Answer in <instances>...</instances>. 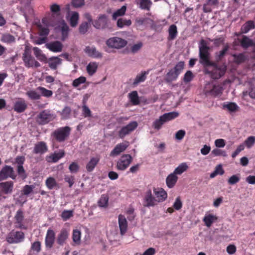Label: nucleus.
<instances>
[{
	"instance_id": "f257e3e1",
	"label": "nucleus",
	"mask_w": 255,
	"mask_h": 255,
	"mask_svg": "<svg viewBox=\"0 0 255 255\" xmlns=\"http://www.w3.org/2000/svg\"><path fill=\"white\" fill-rule=\"evenodd\" d=\"M210 48L207 41L202 39L199 44V57L200 63L204 67H212L211 71L208 72L212 79H219L226 71L225 66H219L217 63L210 60Z\"/></svg>"
},
{
	"instance_id": "f03ea898",
	"label": "nucleus",
	"mask_w": 255,
	"mask_h": 255,
	"mask_svg": "<svg viewBox=\"0 0 255 255\" xmlns=\"http://www.w3.org/2000/svg\"><path fill=\"white\" fill-rule=\"evenodd\" d=\"M51 14L42 19V23L46 26H55L59 21L60 18V5L54 3L50 5V7Z\"/></svg>"
},
{
	"instance_id": "7ed1b4c3",
	"label": "nucleus",
	"mask_w": 255,
	"mask_h": 255,
	"mask_svg": "<svg viewBox=\"0 0 255 255\" xmlns=\"http://www.w3.org/2000/svg\"><path fill=\"white\" fill-rule=\"evenodd\" d=\"M223 87L220 84L214 82L207 83L204 88L203 93L206 97L216 98L221 96Z\"/></svg>"
},
{
	"instance_id": "20e7f679",
	"label": "nucleus",
	"mask_w": 255,
	"mask_h": 255,
	"mask_svg": "<svg viewBox=\"0 0 255 255\" xmlns=\"http://www.w3.org/2000/svg\"><path fill=\"white\" fill-rule=\"evenodd\" d=\"M71 130V128L68 126L59 128L52 133L51 136L56 141L62 142L68 138Z\"/></svg>"
},
{
	"instance_id": "39448f33",
	"label": "nucleus",
	"mask_w": 255,
	"mask_h": 255,
	"mask_svg": "<svg viewBox=\"0 0 255 255\" xmlns=\"http://www.w3.org/2000/svg\"><path fill=\"white\" fill-rule=\"evenodd\" d=\"M184 62L180 61L177 63L174 67L170 69L167 73L166 81L168 82H170L176 80L184 68Z\"/></svg>"
},
{
	"instance_id": "423d86ee",
	"label": "nucleus",
	"mask_w": 255,
	"mask_h": 255,
	"mask_svg": "<svg viewBox=\"0 0 255 255\" xmlns=\"http://www.w3.org/2000/svg\"><path fill=\"white\" fill-rule=\"evenodd\" d=\"M55 118V115L50 110H44L37 116L36 122L38 125H44L52 121Z\"/></svg>"
},
{
	"instance_id": "0eeeda50",
	"label": "nucleus",
	"mask_w": 255,
	"mask_h": 255,
	"mask_svg": "<svg viewBox=\"0 0 255 255\" xmlns=\"http://www.w3.org/2000/svg\"><path fill=\"white\" fill-rule=\"evenodd\" d=\"M25 239V235L22 231H15L10 232L6 237V241L9 244H18L22 242Z\"/></svg>"
},
{
	"instance_id": "6e6552de",
	"label": "nucleus",
	"mask_w": 255,
	"mask_h": 255,
	"mask_svg": "<svg viewBox=\"0 0 255 255\" xmlns=\"http://www.w3.org/2000/svg\"><path fill=\"white\" fill-rule=\"evenodd\" d=\"M22 60L24 65L27 68L35 67L40 66V64L37 61L31 54L29 51L25 50L22 54Z\"/></svg>"
},
{
	"instance_id": "1a4fd4ad",
	"label": "nucleus",
	"mask_w": 255,
	"mask_h": 255,
	"mask_svg": "<svg viewBox=\"0 0 255 255\" xmlns=\"http://www.w3.org/2000/svg\"><path fill=\"white\" fill-rule=\"evenodd\" d=\"M106 45L110 48L121 49L127 44V41L118 37H113L109 38L106 42Z\"/></svg>"
},
{
	"instance_id": "9d476101",
	"label": "nucleus",
	"mask_w": 255,
	"mask_h": 255,
	"mask_svg": "<svg viewBox=\"0 0 255 255\" xmlns=\"http://www.w3.org/2000/svg\"><path fill=\"white\" fill-rule=\"evenodd\" d=\"M132 161V158L130 154L123 155L117 162L116 167L117 169L125 170Z\"/></svg>"
},
{
	"instance_id": "9b49d317",
	"label": "nucleus",
	"mask_w": 255,
	"mask_h": 255,
	"mask_svg": "<svg viewBox=\"0 0 255 255\" xmlns=\"http://www.w3.org/2000/svg\"><path fill=\"white\" fill-rule=\"evenodd\" d=\"M9 177L12 179H15L16 175L12 167L5 165L0 171V181L6 180Z\"/></svg>"
},
{
	"instance_id": "f8f14e48",
	"label": "nucleus",
	"mask_w": 255,
	"mask_h": 255,
	"mask_svg": "<svg viewBox=\"0 0 255 255\" xmlns=\"http://www.w3.org/2000/svg\"><path fill=\"white\" fill-rule=\"evenodd\" d=\"M94 27L99 29H105L109 27L108 18L106 14H100L97 19L92 22Z\"/></svg>"
},
{
	"instance_id": "ddd939ff",
	"label": "nucleus",
	"mask_w": 255,
	"mask_h": 255,
	"mask_svg": "<svg viewBox=\"0 0 255 255\" xmlns=\"http://www.w3.org/2000/svg\"><path fill=\"white\" fill-rule=\"evenodd\" d=\"M157 204L155 197L152 194L151 190L149 189L144 194L143 197V205L144 207H154Z\"/></svg>"
},
{
	"instance_id": "4468645a",
	"label": "nucleus",
	"mask_w": 255,
	"mask_h": 255,
	"mask_svg": "<svg viewBox=\"0 0 255 255\" xmlns=\"http://www.w3.org/2000/svg\"><path fill=\"white\" fill-rule=\"evenodd\" d=\"M137 127V123L136 122H132L123 127L119 131V136L121 138H124L127 135L133 131Z\"/></svg>"
},
{
	"instance_id": "2eb2a0df",
	"label": "nucleus",
	"mask_w": 255,
	"mask_h": 255,
	"mask_svg": "<svg viewBox=\"0 0 255 255\" xmlns=\"http://www.w3.org/2000/svg\"><path fill=\"white\" fill-rule=\"evenodd\" d=\"M14 183L12 181H5L0 183V194L7 195L12 193Z\"/></svg>"
},
{
	"instance_id": "dca6fc26",
	"label": "nucleus",
	"mask_w": 255,
	"mask_h": 255,
	"mask_svg": "<svg viewBox=\"0 0 255 255\" xmlns=\"http://www.w3.org/2000/svg\"><path fill=\"white\" fill-rule=\"evenodd\" d=\"M48 150V146L46 142L41 141L36 142L34 144L33 153L35 154L42 155Z\"/></svg>"
},
{
	"instance_id": "f3484780",
	"label": "nucleus",
	"mask_w": 255,
	"mask_h": 255,
	"mask_svg": "<svg viewBox=\"0 0 255 255\" xmlns=\"http://www.w3.org/2000/svg\"><path fill=\"white\" fill-rule=\"evenodd\" d=\"M128 141L120 143L116 145L114 148L111 151L110 155L111 157H115L119 155L121 153L124 152L128 146Z\"/></svg>"
},
{
	"instance_id": "a211bd4d",
	"label": "nucleus",
	"mask_w": 255,
	"mask_h": 255,
	"mask_svg": "<svg viewBox=\"0 0 255 255\" xmlns=\"http://www.w3.org/2000/svg\"><path fill=\"white\" fill-rule=\"evenodd\" d=\"M153 191L157 203L164 201L167 198V192L162 188L154 187Z\"/></svg>"
},
{
	"instance_id": "6ab92c4d",
	"label": "nucleus",
	"mask_w": 255,
	"mask_h": 255,
	"mask_svg": "<svg viewBox=\"0 0 255 255\" xmlns=\"http://www.w3.org/2000/svg\"><path fill=\"white\" fill-rule=\"evenodd\" d=\"M55 239V233L54 231L51 229H48L46 233L45 240L46 247L49 249H51L53 246Z\"/></svg>"
},
{
	"instance_id": "aec40b11",
	"label": "nucleus",
	"mask_w": 255,
	"mask_h": 255,
	"mask_svg": "<svg viewBox=\"0 0 255 255\" xmlns=\"http://www.w3.org/2000/svg\"><path fill=\"white\" fill-rule=\"evenodd\" d=\"M69 236V231L65 228L62 229L57 236L56 240L57 243L60 246H63L66 244Z\"/></svg>"
},
{
	"instance_id": "412c9836",
	"label": "nucleus",
	"mask_w": 255,
	"mask_h": 255,
	"mask_svg": "<svg viewBox=\"0 0 255 255\" xmlns=\"http://www.w3.org/2000/svg\"><path fill=\"white\" fill-rule=\"evenodd\" d=\"M65 152L63 150H60L58 152L55 151L53 153L49 156H47L46 160L48 162L55 163L60 159L64 157Z\"/></svg>"
},
{
	"instance_id": "4be33fe9",
	"label": "nucleus",
	"mask_w": 255,
	"mask_h": 255,
	"mask_svg": "<svg viewBox=\"0 0 255 255\" xmlns=\"http://www.w3.org/2000/svg\"><path fill=\"white\" fill-rule=\"evenodd\" d=\"M118 223L120 234L122 236H123L126 234L128 230V222L124 215L122 214L119 215Z\"/></svg>"
},
{
	"instance_id": "5701e85b",
	"label": "nucleus",
	"mask_w": 255,
	"mask_h": 255,
	"mask_svg": "<svg viewBox=\"0 0 255 255\" xmlns=\"http://www.w3.org/2000/svg\"><path fill=\"white\" fill-rule=\"evenodd\" d=\"M15 222V224L16 225V228H19V229H25V227L24 226L23 224V221L24 220V215H23V212L21 210H18L16 213V214L14 217Z\"/></svg>"
},
{
	"instance_id": "b1692460",
	"label": "nucleus",
	"mask_w": 255,
	"mask_h": 255,
	"mask_svg": "<svg viewBox=\"0 0 255 255\" xmlns=\"http://www.w3.org/2000/svg\"><path fill=\"white\" fill-rule=\"evenodd\" d=\"M46 47L54 52H59L62 50L63 45L59 41L51 42L46 44Z\"/></svg>"
},
{
	"instance_id": "393cba45",
	"label": "nucleus",
	"mask_w": 255,
	"mask_h": 255,
	"mask_svg": "<svg viewBox=\"0 0 255 255\" xmlns=\"http://www.w3.org/2000/svg\"><path fill=\"white\" fill-rule=\"evenodd\" d=\"M230 46L228 43L224 45L223 49L219 52H216L215 54V62L218 63L221 61L229 51Z\"/></svg>"
},
{
	"instance_id": "a878e982",
	"label": "nucleus",
	"mask_w": 255,
	"mask_h": 255,
	"mask_svg": "<svg viewBox=\"0 0 255 255\" xmlns=\"http://www.w3.org/2000/svg\"><path fill=\"white\" fill-rule=\"evenodd\" d=\"M85 52L90 57L100 58L102 57V54L97 50L95 46H86L85 49Z\"/></svg>"
},
{
	"instance_id": "bb28decb",
	"label": "nucleus",
	"mask_w": 255,
	"mask_h": 255,
	"mask_svg": "<svg viewBox=\"0 0 255 255\" xmlns=\"http://www.w3.org/2000/svg\"><path fill=\"white\" fill-rule=\"evenodd\" d=\"M27 104L24 100L21 99L14 103L13 110L18 113L23 112L27 108Z\"/></svg>"
},
{
	"instance_id": "cd10ccee",
	"label": "nucleus",
	"mask_w": 255,
	"mask_h": 255,
	"mask_svg": "<svg viewBox=\"0 0 255 255\" xmlns=\"http://www.w3.org/2000/svg\"><path fill=\"white\" fill-rule=\"evenodd\" d=\"M135 2L140 9L147 11L150 10L152 4L151 0H135Z\"/></svg>"
},
{
	"instance_id": "c85d7f7f",
	"label": "nucleus",
	"mask_w": 255,
	"mask_h": 255,
	"mask_svg": "<svg viewBox=\"0 0 255 255\" xmlns=\"http://www.w3.org/2000/svg\"><path fill=\"white\" fill-rule=\"evenodd\" d=\"M178 180V177L173 173L170 174L166 179V183L169 188H173Z\"/></svg>"
},
{
	"instance_id": "c756f323",
	"label": "nucleus",
	"mask_w": 255,
	"mask_h": 255,
	"mask_svg": "<svg viewBox=\"0 0 255 255\" xmlns=\"http://www.w3.org/2000/svg\"><path fill=\"white\" fill-rule=\"evenodd\" d=\"M46 63H48L49 67L53 70H55L57 66L61 63V59L58 57H52L50 58Z\"/></svg>"
},
{
	"instance_id": "7c9ffc66",
	"label": "nucleus",
	"mask_w": 255,
	"mask_h": 255,
	"mask_svg": "<svg viewBox=\"0 0 255 255\" xmlns=\"http://www.w3.org/2000/svg\"><path fill=\"white\" fill-rule=\"evenodd\" d=\"M179 114L176 112H172L167 113H165L163 115L161 116L160 117L162 119V121L165 123L169 121L172 120L177 117H178Z\"/></svg>"
},
{
	"instance_id": "2f4dec72",
	"label": "nucleus",
	"mask_w": 255,
	"mask_h": 255,
	"mask_svg": "<svg viewBox=\"0 0 255 255\" xmlns=\"http://www.w3.org/2000/svg\"><path fill=\"white\" fill-rule=\"evenodd\" d=\"M179 114L176 112H172L167 113H165L163 115L161 116L160 117L162 119V121L165 123L169 121L172 120L177 117H178Z\"/></svg>"
},
{
	"instance_id": "473e14b6",
	"label": "nucleus",
	"mask_w": 255,
	"mask_h": 255,
	"mask_svg": "<svg viewBox=\"0 0 255 255\" xmlns=\"http://www.w3.org/2000/svg\"><path fill=\"white\" fill-rule=\"evenodd\" d=\"M255 28V22L253 20H249L245 23L241 27V32L243 33H247L251 29Z\"/></svg>"
},
{
	"instance_id": "72a5a7b5",
	"label": "nucleus",
	"mask_w": 255,
	"mask_h": 255,
	"mask_svg": "<svg viewBox=\"0 0 255 255\" xmlns=\"http://www.w3.org/2000/svg\"><path fill=\"white\" fill-rule=\"evenodd\" d=\"M130 102L133 105H138L140 103V100L136 91H133L128 94Z\"/></svg>"
},
{
	"instance_id": "f704fd0d",
	"label": "nucleus",
	"mask_w": 255,
	"mask_h": 255,
	"mask_svg": "<svg viewBox=\"0 0 255 255\" xmlns=\"http://www.w3.org/2000/svg\"><path fill=\"white\" fill-rule=\"evenodd\" d=\"M33 50L34 55L38 60L41 62H44L45 63L46 62L47 57L45 55L42 53L41 49L38 47H35L33 48Z\"/></svg>"
},
{
	"instance_id": "c9c22d12",
	"label": "nucleus",
	"mask_w": 255,
	"mask_h": 255,
	"mask_svg": "<svg viewBox=\"0 0 255 255\" xmlns=\"http://www.w3.org/2000/svg\"><path fill=\"white\" fill-rule=\"evenodd\" d=\"M148 74V71H143L139 74L137 75L133 82V85L135 86L139 83L144 82L146 79V76Z\"/></svg>"
},
{
	"instance_id": "e433bc0d",
	"label": "nucleus",
	"mask_w": 255,
	"mask_h": 255,
	"mask_svg": "<svg viewBox=\"0 0 255 255\" xmlns=\"http://www.w3.org/2000/svg\"><path fill=\"white\" fill-rule=\"evenodd\" d=\"M100 160L98 156L92 157L86 165V169L88 172L92 171Z\"/></svg>"
},
{
	"instance_id": "4c0bfd02",
	"label": "nucleus",
	"mask_w": 255,
	"mask_h": 255,
	"mask_svg": "<svg viewBox=\"0 0 255 255\" xmlns=\"http://www.w3.org/2000/svg\"><path fill=\"white\" fill-rule=\"evenodd\" d=\"M241 45L244 48H247L254 45L253 40L249 38L246 35H243L240 41Z\"/></svg>"
},
{
	"instance_id": "58836bf2",
	"label": "nucleus",
	"mask_w": 255,
	"mask_h": 255,
	"mask_svg": "<svg viewBox=\"0 0 255 255\" xmlns=\"http://www.w3.org/2000/svg\"><path fill=\"white\" fill-rule=\"evenodd\" d=\"M232 56L234 58V62L238 64L244 63L247 59V57L244 53L234 54Z\"/></svg>"
},
{
	"instance_id": "ea45409f",
	"label": "nucleus",
	"mask_w": 255,
	"mask_h": 255,
	"mask_svg": "<svg viewBox=\"0 0 255 255\" xmlns=\"http://www.w3.org/2000/svg\"><path fill=\"white\" fill-rule=\"evenodd\" d=\"M217 220V217L212 214L206 215L203 221L205 225L208 227H210L214 222Z\"/></svg>"
},
{
	"instance_id": "a19ab883",
	"label": "nucleus",
	"mask_w": 255,
	"mask_h": 255,
	"mask_svg": "<svg viewBox=\"0 0 255 255\" xmlns=\"http://www.w3.org/2000/svg\"><path fill=\"white\" fill-rule=\"evenodd\" d=\"M45 185L50 190L58 187V183L56 182L55 179L52 177H49L47 178L45 181Z\"/></svg>"
},
{
	"instance_id": "79ce46f5",
	"label": "nucleus",
	"mask_w": 255,
	"mask_h": 255,
	"mask_svg": "<svg viewBox=\"0 0 255 255\" xmlns=\"http://www.w3.org/2000/svg\"><path fill=\"white\" fill-rule=\"evenodd\" d=\"M109 197L107 194L101 195L98 202V205L100 207L106 208L108 206Z\"/></svg>"
},
{
	"instance_id": "37998d69",
	"label": "nucleus",
	"mask_w": 255,
	"mask_h": 255,
	"mask_svg": "<svg viewBox=\"0 0 255 255\" xmlns=\"http://www.w3.org/2000/svg\"><path fill=\"white\" fill-rule=\"evenodd\" d=\"M168 39L172 40L175 39L177 35V26L175 24H172L169 26Z\"/></svg>"
},
{
	"instance_id": "c03bdc74",
	"label": "nucleus",
	"mask_w": 255,
	"mask_h": 255,
	"mask_svg": "<svg viewBox=\"0 0 255 255\" xmlns=\"http://www.w3.org/2000/svg\"><path fill=\"white\" fill-rule=\"evenodd\" d=\"M15 38L14 36L9 34L4 33L1 35L0 41L4 43H10L15 42Z\"/></svg>"
},
{
	"instance_id": "a18cd8bd",
	"label": "nucleus",
	"mask_w": 255,
	"mask_h": 255,
	"mask_svg": "<svg viewBox=\"0 0 255 255\" xmlns=\"http://www.w3.org/2000/svg\"><path fill=\"white\" fill-rule=\"evenodd\" d=\"M223 108L227 109L231 113H233L238 111L239 107L235 103L230 102L224 104Z\"/></svg>"
},
{
	"instance_id": "49530a36",
	"label": "nucleus",
	"mask_w": 255,
	"mask_h": 255,
	"mask_svg": "<svg viewBox=\"0 0 255 255\" xmlns=\"http://www.w3.org/2000/svg\"><path fill=\"white\" fill-rule=\"evenodd\" d=\"M98 64L96 62H90L87 66V71L89 75L92 76L97 71Z\"/></svg>"
},
{
	"instance_id": "de8ad7c7",
	"label": "nucleus",
	"mask_w": 255,
	"mask_h": 255,
	"mask_svg": "<svg viewBox=\"0 0 255 255\" xmlns=\"http://www.w3.org/2000/svg\"><path fill=\"white\" fill-rule=\"evenodd\" d=\"M127 6L123 5L121 8L117 10L112 15L113 20H116L118 17L123 16L126 11Z\"/></svg>"
},
{
	"instance_id": "09e8293b",
	"label": "nucleus",
	"mask_w": 255,
	"mask_h": 255,
	"mask_svg": "<svg viewBox=\"0 0 255 255\" xmlns=\"http://www.w3.org/2000/svg\"><path fill=\"white\" fill-rule=\"evenodd\" d=\"M81 233L78 229H75L73 231L72 240L76 245H79L80 243Z\"/></svg>"
},
{
	"instance_id": "8fccbe9b",
	"label": "nucleus",
	"mask_w": 255,
	"mask_h": 255,
	"mask_svg": "<svg viewBox=\"0 0 255 255\" xmlns=\"http://www.w3.org/2000/svg\"><path fill=\"white\" fill-rule=\"evenodd\" d=\"M188 165L186 163H182L177 167L175 168L173 172L176 175L177 174L180 175L188 169Z\"/></svg>"
},
{
	"instance_id": "3c124183",
	"label": "nucleus",
	"mask_w": 255,
	"mask_h": 255,
	"mask_svg": "<svg viewBox=\"0 0 255 255\" xmlns=\"http://www.w3.org/2000/svg\"><path fill=\"white\" fill-rule=\"evenodd\" d=\"M36 89L37 90L40 91L41 96L46 98H49L51 97L53 94V92L52 91L47 90V89L43 87H38Z\"/></svg>"
},
{
	"instance_id": "603ef678",
	"label": "nucleus",
	"mask_w": 255,
	"mask_h": 255,
	"mask_svg": "<svg viewBox=\"0 0 255 255\" xmlns=\"http://www.w3.org/2000/svg\"><path fill=\"white\" fill-rule=\"evenodd\" d=\"M79 13L77 12H73L70 18V24L72 27H75L79 20Z\"/></svg>"
},
{
	"instance_id": "864d4df0",
	"label": "nucleus",
	"mask_w": 255,
	"mask_h": 255,
	"mask_svg": "<svg viewBox=\"0 0 255 255\" xmlns=\"http://www.w3.org/2000/svg\"><path fill=\"white\" fill-rule=\"evenodd\" d=\"M131 24L130 19H126L124 18H119L117 21V26L119 28H123L124 26H129Z\"/></svg>"
},
{
	"instance_id": "5fc2aeb1",
	"label": "nucleus",
	"mask_w": 255,
	"mask_h": 255,
	"mask_svg": "<svg viewBox=\"0 0 255 255\" xmlns=\"http://www.w3.org/2000/svg\"><path fill=\"white\" fill-rule=\"evenodd\" d=\"M26 95L32 100H39L41 97V95L34 90L27 91Z\"/></svg>"
},
{
	"instance_id": "6e6d98bb",
	"label": "nucleus",
	"mask_w": 255,
	"mask_h": 255,
	"mask_svg": "<svg viewBox=\"0 0 255 255\" xmlns=\"http://www.w3.org/2000/svg\"><path fill=\"white\" fill-rule=\"evenodd\" d=\"M86 81V78L84 76H80L79 78L75 79L73 80L72 85L75 88L78 87L81 84L85 83Z\"/></svg>"
},
{
	"instance_id": "4d7b16f0",
	"label": "nucleus",
	"mask_w": 255,
	"mask_h": 255,
	"mask_svg": "<svg viewBox=\"0 0 255 255\" xmlns=\"http://www.w3.org/2000/svg\"><path fill=\"white\" fill-rule=\"evenodd\" d=\"M194 77L192 72L190 70L187 71L184 74L183 81L185 83H188L191 82Z\"/></svg>"
},
{
	"instance_id": "13d9d810",
	"label": "nucleus",
	"mask_w": 255,
	"mask_h": 255,
	"mask_svg": "<svg viewBox=\"0 0 255 255\" xmlns=\"http://www.w3.org/2000/svg\"><path fill=\"white\" fill-rule=\"evenodd\" d=\"M34 186L33 185H26L23 187L21 191L22 194L27 196L30 194L34 189Z\"/></svg>"
},
{
	"instance_id": "bf43d9fd",
	"label": "nucleus",
	"mask_w": 255,
	"mask_h": 255,
	"mask_svg": "<svg viewBox=\"0 0 255 255\" xmlns=\"http://www.w3.org/2000/svg\"><path fill=\"white\" fill-rule=\"evenodd\" d=\"M90 24L87 22H82L79 26V32L81 34H85L88 31Z\"/></svg>"
},
{
	"instance_id": "052dcab7",
	"label": "nucleus",
	"mask_w": 255,
	"mask_h": 255,
	"mask_svg": "<svg viewBox=\"0 0 255 255\" xmlns=\"http://www.w3.org/2000/svg\"><path fill=\"white\" fill-rule=\"evenodd\" d=\"M17 172L18 175L22 179H25L27 178V174L23 166H17Z\"/></svg>"
},
{
	"instance_id": "680f3d73",
	"label": "nucleus",
	"mask_w": 255,
	"mask_h": 255,
	"mask_svg": "<svg viewBox=\"0 0 255 255\" xmlns=\"http://www.w3.org/2000/svg\"><path fill=\"white\" fill-rule=\"evenodd\" d=\"M69 29V26L65 23H64L61 26L62 40H64L67 37Z\"/></svg>"
},
{
	"instance_id": "e2e57ef3",
	"label": "nucleus",
	"mask_w": 255,
	"mask_h": 255,
	"mask_svg": "<svg viewBox=\"0 0 255 255\" xmlns=\"http://www.w3.org/2000/svg\"><path fill=\"white\" fill-rule=\"evenodd\" d=\"M255 143V136H250L248 137L245 141V144L249 148L253 146Z\"/></svg>"
},
{
	"instance_id": "0e129e2a",
	"label": "nucleus",
	"mask_w": 255,
	"mask_h": 255,
	"mask_svg": "<svg viewBox=\"0 0 255 255\" xmlns=\"http://www.w3.org/2000/svg\"><path fill=\"white\" fill-rule=\"evenodd\" d=\"M210 41L213 42L215 46L219 47L221 45L224 44L225 38L221 36L218 38L211 39Z\"/></svg>"
},
{
	"instance_id": "69168bd1",
	"label": "nucleus",
	"mask_w": 255,
	"mask_h": 255,
	"mask_svg": "<svg viewBox=\"0 0 255 255\" xmlns=\"http://www.w3.org/2000/svg\"><path fill=\"white\" fill-rule=\"evenodd\" d=\"M73 216V211L71 210H64L61 214V217L64 221L68 220Z\"/></svg>"
},
{
	"instance_id": "338daca9",
	"label": "nucleus",
	"mask_w": 255,
	"mask_h": 255,
	"mask_svg": "<svg viewBox=\"0 0 255 255\" xmlns=\"http://www.w3.org/2000/svg\"><path fill=\"white\" fill-rule=\"evenodd\" d=\"M31 250L38 253L40 252L41 243L39 241H35L33 243L31 246Z\"/></svg>"
},
{
	"instance_id": "774afa93",
	"label": "nucleus",
	"mask_w": 255,
	"mask_h": 255,
	"mask_svg": "<svg viewBox=\"0 0 255 255\" xmlns=\"http://www.w3.org/2000/svg\"><path fill=\"white\" fill-rule=\"evenodd\" d=\"M71 110L69 107H65L62 111L61 116L63 119H67L69 118Z\"/></svg>"
}]
</instances>
